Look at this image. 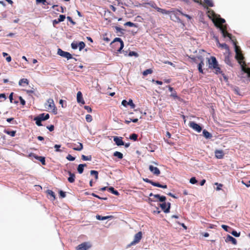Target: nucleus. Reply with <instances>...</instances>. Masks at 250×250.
Returning a JSON list of instances; mask_svg holds the SVG:
<instances>
[{
	"label": "nucleus",
	"mask_w": 250,
	"mask_h": 250,
	"mask_svg": "<svg viewBox=\"0 0 250 250\" xmlns=\"http://www.w3.org/2000/svg\"><path fill=\"white\" fill-rule=\"evenodd\" d=\"M59 193L60 197H61L62 198H64L66 197L65 192H64L62 190L59 191Z\"/></svg>",
	"instance_id": "obj_57"
},
{
	"label": "nucleus",
	"mask_w": 250,
	"mask_h": 250,
	"mask_svg": "<svg viewBox=\"0 0 250 250\" xmlns=\"http://www.w3.org/2000/svg\"><path fill=\"white\" fill-rule=\"evenodd\" d=\"M129 56H135V57H138V54L137 52H134V51H130L129 53Z\"/></svg>",
	"instance_id": "obj_61"
},
{
	"label": "nucleus",
	"mask_w": 250,
	"mask_h": 250,
	"mask_svg": "<svg viewBox=\"0 0 250 250\" xmlns=\"http://www.w3.org/2000/svg\"><path fill=\"white\" fill-rule=\"evenodd\" d=\"M225 241L226 243L231 242L233 245H235L237 244V240L236 239L233 237L232 236L229 234H228L225 239Z\"/></svg>",
	"instance_id": "obj_9"
},
{
	"label": "nucleus",
	"mask_w": 250,
	"mask_h": 250,
	"mask_svg": "<svg viewBox=\"0 0 250 250\" xmlns=\"http://www.w3.org/2000/svg\"><path fill=\"white\" fill-rule=\"evenodd\" d=\"M49 118V115L48 113H42L34 118V120L36 121L37 125H42L41 122L46 120Z\"/></svg>",
	"instance_id": "obj_5"
},
{
	"label": "nucleus",
	"mask_w": 250,
	"mask_h": 250,
	"mask_svg": "<svg viewBox=\"0 0 250 250\" xmlns=\"http://www.w3.org/2000/svg\"><path fill=\"white\" fill-rule=\"evenodd\" d=\"M77 100L78 103H79L82 104H85V102L83 99V95H82L81 92H80V91H79L77 93Z\"/></svg>",
	"instance_id": "obj_14"
},
{
	"label": "nucleus",
	"mask_w": 250,
	"mask_h": 250,
	"mask_svg": "<svg viewBox=\"0 0 250 250\" xmlns=\"http://www.w3.org/2000/svg\"><path fill=\"white\" fill-rule=\"evenodd\" d=\"M143 180L146 183H148L151 184L152 186H153L154 187H155V184L156 183V182H153L152 180H151L146 178H143Z\"/></svg>",
	"instance_id": "obj_33"
},
{
	"label": "nucleus",
	"mask_w": 250,
	"mask_h": 250,
	"mask_svg": "<svg viewBox=\"0 0 250 250\" xmlns=\"http://www.w3.org/2000/svg\"><path fill=\"white\" fill-rule=\"evenodd\" d=\"M229 56H230V54H229V52L228 54L226 55L224 61L226 64H227L228 65H229V66H232V64L231 63V59L230 58Z\"/></svg>",
	"instance_id": "obj_18"
},
{
	"label": "nucleus",
	"mask_w": 250,
	"mask_h": 250,
	"mask_svg": "<svg viewBox=\"0 0 250 250\" xmlns=\"http://www.w3.org/2000/svg\"><path fill=\"white\" fill-rule=\"evenodd\" d=\"M225 22V20L224 19L220 18L218 19V22L215 23V25L220 29L224 38L228 37L229 38L230 40H231V34L227 32L226 26L223 25V23H224Z\"/></svg>",
	"instance_id": "obj_1"
},
{
	"label": "nucleus",
	"mask_w": 250,
	"mask_h": 250,
	"mask_svg": "<svg viewBox=\"0 0 250 250\" xmlns=\"http://www.w3.org/2000/svg\"><path fill=\"white\" fill-rule=\"evenodd\" d=\"M113 141L118 146H121L124 145V142L122 140L121 137L114 136L113 137Z\"/></svg>",
	"instance_id": "obj_11"
},
{
	"label": "nucleus",
	"mask_w": 250,
	"mask_h": 250,
	"mask_svg": "<svg viewBox=\"0 0 250 250\" xmlns=\"http://www.w3.org/2000/svg\"><path fill=\"white\" fill-rule=\"evenodd\" d=\"M149 170L154 175L158 176L160 174V170L159 169L158 167H154L152 165H149Z\"/></svg>",
	"instance_id": "obj_10"
},
{
	"label": "nucleus",
	"mask_w": 250,
	"mask_h": 250,
	"mask_svg": "<svg viewBox=\"0 0 250 250\" xmlns=\"http://www.w3.org/2000/svg\"><path fill=\"white\" fill-rule=\"evenodd\" d=\"M213 69L214 70V73L216 74H221L223 77L225 79H227L226 76L225 75V74L223 73V71H221L220 67L219 66V64L216 66L215 68H213Z\"/></svg>",
	"instance_id": "obj_19"
},
{
	"label": "nucleus",
	"mask_w": 250,
	"mask_h": 250,
	"mask_svg": "<svg viewBox=\"0 0 250 250\" xmlns=\"http://www.w3.org/2000/svg\"><path fill=\"white\" fill-rule=\"evenodd\" d=\"M46 193L53 198V200L55 199V194L51 190L48 189L46 190Z\"/></svg>",
	"instance_id": "obj_44"
},
{
	"label": "nucleus",
	"mask_w": 250,
	"mask_h": 250,
	"mask_svg": "<svg viewBox=\"0 0 250 250\" xmlns=\"http://www.w3.org/2000/svg\"><path fill=\"white\" fill-rule=\"evenodd\" d=\"M242 183L245 185L247 187H250V180L248 181L247 183L245 182L244 181H242Z\"/></svg>",
	"instance_id": "obj_63"
},
{
	"label": "nucleus",
	"mask_w": 250,
	"mask_h": 250,
	"mask_svg": "<svg viewBox=\"0 0 250 250\" xmlns=\"http://www.w3.org/2000/svg\"><path fill=\"white\" fill-rule=\"evenodd\" d=\"M204 65V63L203 60L201 61V62L199 63L198 65V69L199 72L201 73H203V70L202 69V67Z\"/></svg>",
	"instance_id": "obj_28"
},
{
	"label": "nucleus",
	"mask_w": 250,
	"mask_h": 250,
	"mask_svg": "<svg viewBox=\"0 0 250 250\" xmlns=\"http://www.w3.org/2000/svg\"><path fill=\"white\" fill-rule=\"evenodd\" d=\"M153 72V70L151 69H147L146 70H145L143 72V75L144 76H146V75H147L148 74H151Z\"/></svg>",
	"instance_id": "obj_38"
},
{
	"label": "nucleus",
	"mask_w": 250,
	"mask_h": 250,
	"mask_svg": "<svg viewBox=\"0 0 250 250\" xmlns=\"http://www.w3.org/2000/svg\"><path fill=\"white\" fill-rule=\"evenodd\" d=\"M142 237V233L141 231H139L136 234H135L134 236V238L133 241H132L130 244L128 245V247H130L131 246L135 245L140 242L141 238Z\"/></svg>",
	"instance_id": "obj_7"
},
{
	"label": "nucleus",
	"mask_w": 250,
	"mask_h": 250,
	"mask_svg": "<svg viewBox=\"0 0 250 250\" xmlns=\"http://www.w3.org/2000/svg\"><path fill=\"white\" fill-rule=\"evenodd\" d=\"M90 174L94 175L95 179H98V172L97 171L92 170L90 171Z\"/></svg>",
	"instance_id": "obj_40"
},
{
	"label": "nucleus",
	"mask_w": 250,
	"mask_h": 250,
	"mask_svg": "<svg viewBox=\"0 0 250 250\" xmlns=\"http://www.w3.org/2000/svg\"><path fill=\"white\" fill-rule=\"evenodd\" d=\"M146 4L149 5L151 7L155 9L156 10H157V8H158V6L156 5V3L154 2L150 1L149 2L146 3Z\"/></svg>",
	"instance_id": "obj_43"
},
{
	"label": "nucleus",
	"mask_w": 250,
	"mask_h": 250,
	"mask_svg": "<svg viewBox=\"0 0 250 250\" xmlns=\"http://www.w3.org/2000/svg\"><path fill=\"white\" fill-rule=\"evenodd\" d=\"M23 83H25L26 85L29 84V81L27 79H21L20 80L19 82V84L20 85H22Z\"/></svg>",
	"instance_id": "obj_31"
},
{
	"label": "nucleus",
	"mask_w": 250,
	"mask_h": 250,
	"mask_svg": "<svg viewBox=\"0 0 250 250\" xmlns=\"http://www.w3.org/2000/svg\"><path fill=\"white\" fill-rule=\"evenodd\" d=\"M189 182L191 184H195L196 183H197V181L195 177H192L190 179Z\"/></svg>",
	"instance_id": "obj_55"
},
{
	"label": "nucleus",
	"mask_w": 250,
	"mask_h": 250,
	"mask_svg": "<svg viewBox=\"0 0 250 250\" xmlns=\"http://www.w3.org/2000/svg\"><path fill=\"white\" fill-rule=\"evenodd\" d=\"M111 45L115 48V50L120 52L124 47V44L121 39L116 38L111 42Z\"/></svg>",
	"instance_id": "obj_3"
},
{
	"label": "nucleus",
	"mask_w": 250,
	"mask_h": 250,
	"mask_svg": "<svg viewBox=\"0 0 250 250\" xmlns=\"http://www.w3.org/2000/svg\"><path fill=\"white\" fill-rule=\"evenodd\" d=\"M4 132L5 133H6V134L10 135L12 137L15 136L16 132V131H14V130H6V129H5L4 130Z\"/></svg>",
	"instance_id": "obj_27"
},
{
	"label": "nucleus",
	"mask_w": 250,
	"mask_h": 250,
	"mask_svg": "<svg viewBox=\"0 0 250 250\" xmlns=\"http://www.w3.org/2000/svg\"><path fill=\"white\" fill-rule=\"evenodd\" d=\"M178 13H180L181 14V15L185 16L186 17H187V18H188V19L190 20L191 19V17L188 15H187V14H184L182 12H181L179 10H177L176 11H175V16H176V15L178 14Z\"/></svg>",
	"instance_id": "obj_39"
},
{
	"label": "nucleus",
	"mask_w": 250,
	"mask_h": 250,
	"mask_svg": "<svg viewBox=\"0 0 250 250\" xmlns=\"http://www.w3.org/2000/svg\"><path fill=\"white\" fill-rule=\"evenodd\" d=\"M61 146V145H57V144L55 145L54 147L55 149V151L56 152H62V150L60 149Z\"/></svg>",
	"instance_id": "obj_47"
},
{
	"label": "nucleus",
	"mask_w": 250,
	"mask_h": 250,
	"mask_svg": "<svg viewBox=\"0 0 250 250\" xmlns=\"http://www.w3.org/2000/svg\"><path fill=\"white\" fill-rule=\"evenodd\" d=\"M65 19V16L63 15H60L59 16V19H58L59 20V21H64Z\"/></svg>",
	"instance_id": "obj_59"
},
{
	"label": "nucleus",
	"mask_w": 250,
	"mask_h": 250,
	"mask_svg": "<svg viewBox=\"0 0 250 250\" xmlns=\"http://www.w3.org/2000/svg\"><path fill=\"white\" fill-rule=\"evenodd\" d=\"M235 45V51L236 53L235 59L237 60L238 63L241 66V69H242V66H246V62L244 61V57L243 56V55L242 54L241 51L239 48V47L237 46H236V44Z\"/></svg>",
	"instance_id": "obj_2"
},
{
	"label": "nucleus",
	"mask_w": 250,
	"mask_h": 250,
	"mask_svg": "<svg viewBox=\"0 0 250 250\" xmlns=\"http://www.w3.org/2000/svg\"><path fill=\"white\" fill-rule=\"evenodd\" d=\"M208 67L211 69L215 68L218 65V62L215 57H211L210 59L208 60Z\"/></svg>",
	"instance_id": "obj_6"
},
{
	"label": "nucleus",
	"mask_w": 250,
	"mask_h": 250,
	"mask_svg": "<svg viewBox=\"0 0 250 250\" xmlns=\"http://www.w3.org/2000/svg\"><path fill=\"white\" fill-rule=\"evenodd\" d=\"M204 6L206 7V6L209 7H213L214 6V4L213 1L211 0H204Z\"/></svg>",
	"instance_id": "obj_24"
},
{
	"label": "nucleus",
	"mask_w": 250,
	"mask_h": 250,
	"mask_svg": "<svg viewBox=\"0 0 250 250\" xmlns=\"http://www.w3.org/2000/svg\"><path fill=\"white\" fill-rule=\"evenodd\" d=\"M86 166L85 164H81L78 165L77 167V170L79 173L82 174L84 170V167Z\"/></svg>",
	"instance_id": "obj_20"
},
{
	"label": "nucleus",
	"mask_w": 250,
	"mask_h": 250,
	"mask_svg": "<svg viewBox=\"0 0 250 250\" xmlns=\"http://www.w3.org/2000/svg\"><path fill=\"white\" fill-rule=\"evenodd\" d=\"M170 96L173 98L175 99H177L179 101H181V99L180 97H179L175 91H174L172 92V93L170 95Z\"/></svg>",
	"instance_id": "obj_30"
},
{
	"label": "nucleus",
	"mask_w": 250,
	"mask_h": 250,
	"mask_svg": "<svg viewBox=\"0 0 250 250\" xmlns=\"http://www.w3.org/2000/svg\"><path fill=\"white\" fill-rule=\"evenodd\" d=\"M82 159L83 161H91L92 159V156L91 155L85 156L84 155H82Z\"/></svg>",
	"instance_id": "obj_36"
},
{
	"label": "nucleus",
	"mask_w": 250,
	"mask_h": 250,
	"mask_svg": "<svg viewBox=\"0 0 250 250\" xmlns=\"http://www.w3.org/2000/svg\"><path fill=\"white\" fill-rule=\"evenodd\" d=\"M86 120L88 122H90L92 120V117L90 115H86L85 117Z\"/></svg>",
	"instance_id": "obj_60"
},
{
	"label": "nucleus",
	"mask_w": 250,
	"mask_h": 250,
	"mask_svg": "<svg viewBox=\"0 0 250 250\" xmlns=\"http://www.w3.org/2000/svg\"><path fill=\"white\" fill-rule=\"evenodd\" d=\"M155 187H157L162 188H167V186L166 185H162L158 182L156 183V184H155Z\"/></svg>",
	"instance_id": "obj_49"
},
{
	"label": "nucleus",
	"mask_w": 250,
	"mask_h": 250,
	"mask_svg": "<svg viewBox=\"0 0 250 250\" xmlns=\"http://www.w3.org/2000/svg\"><path fill=\"white\" fill-rule=\"evenodd\" d=\"M129 138L130 140H133L134 141H136L138 139V135L135 133H132L130 135Z\"/></svg>",
	"instance_id": "obj_34"
},
{
	"label": "nucleus",
	"mask_w": 250,
	"mask_h": 250,
	"mask_svg": "<svg viewBox=\"0 0 250 250\" xmlns=\"http://www.w3.org/2000/svg\"><path fill=\"white\" fill-rule=\"evenodd\" d=\"M113 156L115 157H117L120 159H122L123 158V154L119 151H115L113 153Z\"/></svg>",
	"instance_id": "obj_29"
},
{
	"label": "nucleus",
	"mask_w": 250,
	"mask_h": 250,
	"mask_svg": "<svg viewBox=\"0 0 250 250\" xmlns=\"http://www.w3.org/2000/svg\"><path fill=\"white\" fill-rule=\"evenodd\" d=\"M167 209H166V210H165V213H168L170 211V207H171V204L170 203H167Z\"/></svg>",
	"instance_id": "obj_54"
},
{
	"label": "nucleus",
	"mask_w": 250,
	"mask_h": 250,
	"mask_svg": "<svg viewBox=\"0 0 250 250\" xmlns=\"http://www.w3.org/2000/svg\"><path fill=\"white\" fill-rule=\"evenodd\" d=\"M125 26H128L130 27H137V25L136 24L131 22V21H127L125 23Z\"/></svg>",
	"instance_id": "obj_48"
},
{
	"label": "nucleus",
	"mask_w": 250,
	"mask_h": 250,
	"mask_svg": "<svg viewBox=\"0 0 250 250\" xmlns=\"http://www.w3.org/2000/svg\"><path fill=\"white\" fill-rule=\"evenodd\" d=\"M38 161H40L42 165H45V158L43 156H40L39 158Z\"/></svg>",
	"instance_id": "obj_50"
},
{
	"label": "nucleus",
	"mask_w": 250,
	"mask_h": 250,
	"mask_svg": "<svg viewBox=\"0 0 250 250\" xmlns=\"http://www.w3.org/2000/svg\"><path fill=\"white\" fill-rule=\"evenodd\" d=\"M233 236L236 237H238L240 236V232H237L235 230L233 229L231 232H230Z\"/></svg>",
	"instance_id": "obj_42"
},
{
	"label": "nucleus",
	"mask_w": 250,
	"mask_h": 250,
	"mask_svg": "<svg viewBox=\"0 0 250 250\" xmlns=\"http://www.w3.org/2000/svg\"><path fill=\"white\" fill-rule=\"evenodd\" d=\"M96 218L98 220H105L108 218H112V216H102L100 215H97L96 216Z\"/></svg>",
	"instance_id": "obj_23"
},
{
	"label": "nucleus",
	"mask_w": 250,
	"mask_h": 250,
	"mask_svg": "<svg viewBox=\"0 0 250 250\" xmlns=\"http://www.w3.org/2000/svg\"><path fill=\"white\" fill-rule=\"evenodd\" d=\"M91 195L94 196V197H95L99 199H101V200H107V197H100V196H98V195L95 194L94 193H92L91 194Z\"/></svg>",
	"instance_id": "obj_51"
},
{
	"label": "nucleus",
	"mask_w": 250,
	"mask_h": 250,
	"mask_svg": "<svg viewBox=\"0 0 250 250\" xmlns=\"http://www.w3.org/2000/svg\"><path fill=\"white\" fill-rule=\"evenodd\" d=\"M67 52H65V51H63L60 48H59L58 49V54L62 57H64V56L65 55V54H66Z\"/></svg>",
	"instance_id": "obj_35"
},
{
	"label": "nucleus",
	"mask_w": 250,
	"mask_h": 250,
	"mask_svg": "<svg viewBox=\"0 0 250 250\" xmlns=\"http://www.w3.org/2000/svg\"><path fill=\"white\" fill-rule=\"evenodd\" d=\"M107 190H108V191L112 193V194H113L115 195H119V192L117 190H115V188L112 187H110L109 188H107Z\"/></svg>",
	"instance_id": "obj_25"
},
{
	"label": "nucleus",
	"mask_w": 250,
	"mask_h": 250,
	"mask_svg": "<svg viewBox=\"0 0 250 250\" xmlns=\"http://www.w3.org/2000/svg\"><path fill=\"white\" fill-rule=\"evenodd\" d=\"M46 108L48 110H50L54 114H57V108L55 106L54 101L52 99H49L46 104Z\"/></svg>",
	"instance_id": "obj_4"
},
{
	"label": "nucleus",
	"mask_w": 250,
	"mask_h": 250,
	"mask_svg": "<svg viewBox=\"0 0 250 250\" xmlns=\"http://www.w3.org/2000/svg\"><path fill=\"white\" fill-rule=\"evenodd\" d=\"M203 135L207 139H209L212 137V134L206 129L203 130Z\"/></svg>",
	"instance_id": "obj_21"
},
{
	"label": "nucleus",
	"mask_w": 250,
	"mask_h": 250,
	"mask_svg": "<svg viewBox=\"0 0 250 250\" xmlns=\"http://www.w3.org/2000/svg\"><path fill=\"white\" fill-rule=\"evenodd\" d=\"M66 158L68 160V161H74L75 159V157L72 156V155H71L70 154H68L67 157H66Z\"/></svg>",
	"instance_id": "obj_56"
},
{
	"label": "nucleus",
	"mask_w": 250,
	"mask_h": 250,
	"mask_svg": "<svg viewBox=\"0 0 250 250\" xmlns=\"http://www.w3.org/2000/svg\"><path fill=\"white\" fill-rule=\"evenodd\" d=\"M91 247L89 242H83L76 247L77 250H87Z\"/></svg>",
	"instance_id": "obj_8"
},
{
	"label": "nucleus",
	"mask_w": 250,
	"mask_h": 250,
	"mask_svg": "<svg viewBox=\"0 0 250 250\" xmlns=\"http://www.w3.org/2000/svg\"><path fill=\"white\" fill-rule=\"evenodd\" d=\"M214 153L217 159H222L224 155V151L222 150H216Z\"/></svg>",
	"instance_id": "obj_15"
},
{
	"label": "nucleus",
	"mask_w": 250,
	"mask_h": 250,
	"mask_svg": "<svg viewBox=\"0 0 250 250\" xmlns=\"http://www.w3.org/2000/svg\"><path fill=\"white\" fill-rule=\"evenodd\" d=\"M64 57L67 58V60L72 58L71 54L68 52L66 53Z\"/></svg>",
	"instance_id": "obj_62"
},
{
	"label": "nucleus",
	"mask_w": 250,
	"mask_h": 250,
	"mask_svg": "<svg viewBox=\"0 0 250 250\" xmlns=\"http://www.w3.org/2000/svg\"><path fill=\"white\" fill-rule=\"evenodd\" d=\"M221 227L222 228V229H224V230H225L227 232H230L229 231V229H231V228H230L227 225H221Z\"/></svg>",
	"instance_id": "obj_45"
},
{
	"label": "nucleus",
	"mask_w": 250,
	"mask_h": 250,
	"mask_svg": "<svg viewBox=\"0 0 250 250\" xmlns=\"http://www.w3.org/2000/svg\"><path fill=\"white\" fill-rule=\"evenodd\" d=\"M122 104L125 107L127 106V105H129L132 108H134L135 107V105L133 104L131 99H129L128 102L126 101L125 100H124L122 102Z\"/></svg>",
	"instance_id": "obj_12"
},
{
	"label": "nucleus",
	"mask_w": 250,
	"mask_h": 250,
	"mask_svg": "<svg viewBox=\"0 0 250 250\" xmlns=\"http://www.w3.org/2000/svg\"><path fill=\"white\" fill-rule=\"evenodd\" d=\"M162 202V204H160L159 206L161 207V208H162V209L165 212V210H166V209H167V203H166V201Z\"/></svg>",
	"instance_id": "obj_37"
},
{
	"label": "nucleus",
	"mask_w": 250,
	"mask_h": 250,
	"mask_svg": "<svg viewBox=\"0 0 250 250\" xmlns=\"http://www.w3.org/2000/svg\"><path fill=\"white\" fill-rule=\"evenodd\" d=\"M192 127L194 129L196 130L198 132H200L202 130V126H190Z\"/></svg>",
	"instance_id": "obj_46"
},
{
	"label": "nucleus",
	"mask_w": 250,
	"mask_h": 250,
	"mask_svg": "<svg viewBox=\"0 0 250 250\" xmlns=\"http://www.w3.org/2000/svg\"><path fill=\"white\" fill-rule=\"evenodd\" d=\"M242 70L245 73H246L248 74V77H250V68L249 67H246L245 66H242Z\"/></svg>",
	"instance_id": "obj_32"
},
{
	"label": "nucleus",
	"mask_w": 250,
	"mask_h": 250,
	"mask_svg": "<svg viewBox=\"0 0 250 250\" xmlns=\"http://www.w3.org/2000/svg\"><path fill=\"white\" fill-rule=\"evenodd\" d=\"M37 3H42L43 5H46L48 4L47 1L46 0H36Z\"/></svg>",
	"instance_id": "obj_58"
},
{
	"label": "nucleus",
	"mask_w": 250,
	"mask_h": 250,
	"mask_svg": "<svg viewBox=\"0 0 250 250\" xmlns=\"http://www.w3.org/2000/svg\"><path fill=\"white\" fill-rule=\"evenodd\" d=\"M58 6L57 5H54L52 6V8L55 9V10L57 11H60L62 13H64V9H65L64 7L62 6H61L60 8H58Z\"/></svg>",
	"instance_id": "obj_26"
},
{
	"label": "nucleus",
	"mask_w": 250,
	"mask_h": 250,
	"mask_svg": "<svg viewBox=\"0 0 250 250\" xmlns=\"http://www.w3.org/2000/svg\"><path fill=\"white\" fill-rule=\"evenodd\" d=\"M85 43L83 42H81L79 43L78 46L79 47V50H81L85 47Z\"/></svg>",
	"instance_id": "obj_53"
},
{
	"label": "nucleus",
	"mask_w": 250,
	"mask_h": 250,
	"mask_svg": "<svg viewBox=\"0 0 250 250\" xmlns=\"http://www.w3.org/2000/svg\"><path fill=\"white\" fill-rule=\"evenodd\" d=\"M215 185L217 186L216 187V190H220L221 189V188L223 186V185L221 184H218L217 183H215Z\"/></svg>",
	"instance_id": "obj_64"
},
{
	"label": "nucleus",
	"mask_w": 250,
	"mask_h": 250,
	"mask_svg": "<svg viewBox=\"0 0 250 250\" xmlns=\"http://www.w3.org/2000/svg\"><path fill=\"white\" fill-rule=\"evenodd\" d=\"M154 197L157 199H158L159 201L162 202H165L166 200V197L165 196L163 195H160V194H155L154 195Z\"/></svg>",
	"instance_id": "obj_22"
},
{
	"label": "nucleus",
	"mask_w": 250,
	"mask_h": 250,
	"mask_svg": "<svg viewBox=\"0 0 250 250\" xmlns=\"http://www.w3.org/2000/svg\"><path fill=\"white\" fill-rule=\"evenodd\" d=\"M79 146H78L77 147H73V149L76 151L82 150L83 148V145L81 143H79Z\"/></svg>",
	"instance_id": "obj_41"
},
{
	"label": "nucleus",
	"mask_w": 250,
	"mask_h": 250,
	"mask_svg": "<svg viewBox=\"0 0 250 250\" xmlns=\"http://www.w3.org/2000/svg\"><path fill=\"white\" fill-rule=\"evenodd\" d=\"M158 12L161 13L163 14H172V15H175V11H167L164 9H162L158 7L156 10Z\"/></svg>",
	"instance_id": "obj_13"
},
{
	"label": "nucleus",
	"mask_w": 250,
	"mask_h": 250,
	"mask_svg": "<svg viewBox=\"0 0 250 250\" xmlns=\"http://www.w3.org/2000/svg\"><path fill=\"white\" fill-rule=\"evenodd\" d=\"M208 16L209 18L214 17L215 15V13L212 10L209 9L208 11Z\"/></svg>",
	"instance_id": "obj_52"
},
{
	"label": "nucleus",
	"mask_w": 250,
	"mask_h": 250,
	"mask_svg": "<svg viewBox=\"0 0 250 250\" xmlns=\"http://www.w3.org/2000/svg\"><path fill=\"white\" fill-rule=\"evenodd\" d=\"M216 42H217V45L219 47H221L222 48H224L228 52H229V46L226 44V43H220L219 42V41L218 39H216Z\"/></svg>",
	"instance_id": "obj_16"
},
{
	"label": "nucleus",
	"mask_w": 250,
	"mask_h": 250,
	"mask_svg": "<svg viewBox=\"0 0 250 250\" xmlns=\"http://www.w3.org/2000/svg\"><path fill=\"white\" fill-rule=\"evenodd\" d=\"M68 173L69 176L68 178V181L69 183H73L75 181V175L70 171H68Z\"/></svg>",
	"instance_id": "obj_17"
}]
</instances>
